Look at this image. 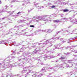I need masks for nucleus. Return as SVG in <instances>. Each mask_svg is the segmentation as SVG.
Here are the masks:
<instances>
[{"label": "nucleus", "mask_w": 77, "mask_h": 77, "mask_svg": "<svg viewBox=\"0 0 77 77\" xmlns=\"http://www.w3.org/2000/svg\"><path fill=\"white\" fill-rule=\"evenodd\" d=\"M69 11V10L65 9L63 11V12H68Z\"/></svg>", "instance_id": "1"}, {"label": "nucleus", "mask_w": 77, "mask_h": 77, "mask_svg": "<svg viewBox=\"0 0 77 77\" xmlns=\"http://www.w3.org/2000/svg\"><path fill=\"white\" fill-rule=\"evenodd\" d=\"M54 22H55V23H58V22H59V21L55 20H54Z\"/></svg>", "instance_id": "2"}, {"label": "nucleus", "mask_w": 77, "mask_h": 77, "mask_svg": "<svg viewBox=\"0 0 77 77\" xmlns=\"http://www.w3.org/2000/svg\"><path fill=\"white\" fill-rule=\"evenodd\" d=\"M51 8H55L56 6L53 5L51 7Z\"/></svg>", "instance_id": "3"}, {"label": "nucleus", "mask_w": 77, "mask_h": 77, "mask_svg": "<svg viewBox=\"0 0 77 77\" xmlns=\"http://www.w3.org/2000/svg\"><path fill=\"white\" fill-rule=\"evenodd\" d=\"M61 58L62 60H63V59H65V58H64V57H61Z\"/></svg>", "instance_id": "4"}, {"label": "nucleus", "mask_w": 77, "mask_h": 77, "mask_svg": "<svg viewBox=\"0 0 77 77\" xmlns=\"http://www.w3.org/2000/svg\"><path fill=\"white\" fill-rule=\"evenodd\" d=\"M30 26L31 27H34V26L33 25H30Z\"/></svg>", "instance_id": "5"}, {"label": "nucleus", "mask_w": 77, "mask_h": 77, "mask_svg": "<svg viewBox=\"0 0 77 77\" xmlns=\"http://www.w3.org/2000/svg\"><path fill=\"white\" fill-rule=\"evenodd\" d=\"M20 12H18L17 14V15H18V14H20Z\"/></svg>", "instance_id": "6"}, {"label": "nucleus", "mask_w": 77, "mask_h": 77, "mask_svg": "<svg viewBox=\"0 0 77 77\" xmlns=\"http://www.w3.org/2000/svg\"><path fill=\"white\" fill-rule=\"evenodd\" d=\"M0 2H1V1L0 0Z\"/></svg>", "instance_id": "7"}]
</instances>
